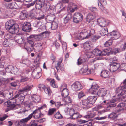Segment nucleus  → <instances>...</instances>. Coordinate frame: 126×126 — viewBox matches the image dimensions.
Returning a JSON list of instances; mask_svg holds the SVG:
<instances>
[{
	"label": "nucleus",
	"instance_id": "1",
	"mask_svg": "<svg viewBox=\"0 0 126 126\" xmlns=\"http://www.w3.org/2000/svg\"><path fill=\"white\" fill-rule=\"evenodd\" d=\"M5 27L9 32L12 34H16L19 32V27L17 24H14L13 20H10L5 23Z\"/></svg>",
	"mask_w": 126,
	"mask_h": 126
},
{
	"label": "nucleus",
	"instance_id": "2",
	"mask_svg": "<svg viewBox=\"0 0 126 126\" xmlns=\"http://www.w3.org/2000/svg\"><path fill=\"white\" fill-rule=\"evenodd\" d=\"M39 36L38 35H31L27 37V44L31 47V48H30V51H32L34 49V43L33 39H34L36 40L39 39Z\"/></svg>",
	"mask_w": 126,
	"mask_h": 126
},
{
	"label": "nucleus",
	"instance_id": "3",
	"mask_svg": "<svg viewBox=\"0 0 126 126\" xmlns=\"http://www.w3.org/2000/svg\"><path fill=\"white\" fill-rule=\"evenodd\" d=\"M95 92V94L103 97L106 100H108L110 97V95L107 93V90L104 88H101L99 89L97 92Z\"/></svg>",
	"mask_w": 126,
	"mask_h": 126
},
{
	"label": "nucleus",
	"instance_id": "4",
	"mask_svg": "<svg viewBox=\"0 0 126 126\" xmlns=\"http://www.w3.org/2000/svg\"><path fill=\"white\" fill-rule=\"evenodd\" d=\"M126 89V84L123 86L116 88L115 93L116 94H117L118 96H121L126 94V89Z\"/></svg>",
	"mask_w": 126,
	"mask_h": 126
},
{
	"label": "nucleus",
	"instance_id": "5",
	"mask_svg": "<svg viewBox=\"0 0 126 126\" xmlns=\"http://www.w3.org/2000/svg\"><path fill=\"white\" fill-rule=\"evenodd\" d=\"M120 64L115 62H111L108 66L110 71L111 72H113L116 71L120 67Z\"/></svg>",
	"mask_w": 126,
	"mask_h": 126
},
{
	"label": "nucleus",
	"instance_id": "6",
	"mask_svg": "<svg viewBox=\"0 0 126 126\" xmlns=\"http://www.w3.org/2000/svg\"><path fill=\"white\" fill-rule=\"evenodd\" d=\"M83 16L82 14L79 12L75 13L74 14L73 20L75 23H79L83 19Z\"/></svg>",
	"mask_w": 126,
	"mask_h": 126
},
{
	"label": "nucleus",
	"instance_id": "7",
	"mask_svg": "<svg viewBox=\"0 0 126 126\" xmlns=\"http://www.w3.org/2000/svg\"><path fill=\"white\" fill-rule=\"evenodd\" d=\"M35 7L36 9L42 11L45 4L43 0H35L34 1Z\"/></svg>",
	"mask_w": 126,
	"mask_h": 126
},
{
	"label": "nucleus",
	"instance_id": "8",
	"mask_svg": "<svg viewBox=\"0 0 126 126\" xmlns=\"http://www.w3.org/2000/svg\"><path fill=\"white\" fill-rule=\"evenodd\" d=\"M69 114L70 116V118L73 120H75L78 118H81L82 116L78 112H75L73 109H71L69 111Z\"/></svg>",
	"mask_w": 126,
	"mask_h": 126
},
{
	"label": "nucleus",
	"instance_id": "9",
	"mask_svg": "<svg viewBox=\"0 0 126 126\" xmlns=\"http://www.w3.org/2000/svg\"><path fill=\"white\" fill-rule=\"evenodd\" d=\"M7 104V106L8 107L10 110L13 109H18L17 107L15 100L11 99L10 100L8 101L6 103Z\"/></svg>",
	"mask_w": 126,
	"mask_h": 126
},
{
	"label": "nucleus",
	"instance_id": "10",
	"mask_svg": "<svg viewBox=\"0 0 126 126\" xmlns=\"http://www.w3.org/2000/svg\"><path fill=\"white\" fill-rule=\"evenodd\" d=\"M0 95L3 98L8 99L13 96V94L12 93L8 91H0Z\"/></svg>",
	"mask_w": 126,
	"mask_h": 126
},
{
	"label": "nucleus",
	"instance_id": "11",
	"mask_svg": "<svg viewBox=\"0 0 126 126\" xmlns=\"http://www.w3.org/2000/svg\"><path fill=\"white\" fill-rule=\"evenodd\" d=\"M71 87L73 90L77 91L82 89L83 87L80 83L78 81H77L72 85Z\"/></svg>",
	"mask_w": 126,
	"mask_h": 126
},
{
	"label": "nucleus",
	"instance_id": "12",
	"mask_svg": "<svg viewBox=\"0 0 126 126\" xmlns=\"http://www.w3.org/2000/svg\"><path fill=\"white\" fill-rule=\"evenodd\" d=\"M38 88L40 90L42 91L44 90L46 94H48L49 96L51 95L52 92L49 88L46 87L44 85L41 84L39 85Z\"/></svg>",
	"mask_w": 126,
	"mask_h": 126
},
{
	"label": "nucleus",
	"instance_id": "13",
	"mask_svg": "<svg viewBox=\"0 0 126 126\" xmlns=\"http://www.w3.org/2000/svg\"><path fill=\"white\" fill-rule=\"evenodd\" d=\"M22 30L23 31L28 32H29L32 30L30 23L26 22L23 24L22 26Z\"/></svg>",
	"mask_w": 126,
	"mask_h": 126
},
{
	"label": "nucleus",
	"instance_id": "14",
	"mask_svg": "<svg viewBox=\"0 0 126 126\" xmlns=\"http://www.w3.org/2000/svg\"><path fill=\"white\" fill-rule=\"evenodd\" d=\"M45 8L48 11L51 12V13H54L55 11V7L54 5H51L49 2H47L46 4Z\"/></svg>",
	"mask_w": 126,
	"mask_h": 126
},
{
	"label": "nucleus",
	"instance_id": "15",
	"mask_svg": "<svg viewBox=\"0 0 126 126\" xmlns=\"http://www.w3.org/2000/svg\"><path fill=\"white\" fill-rule=\"evenodd\" d=\"M62 58H60L61 61H59L56 65H55V67L58 72H60V70L63 71L64 70V65L61 64L62 60Z\"/></svg>",
	"mask_w": 126,
	"mask_h": 126
},
{
	"label": "nucleus",
	"instance_id": "16",
	"mask_svg": "<svg viewBox=\"0 0 126 126\" xmlns=\"http://www.w3.org/2000/svg\"><path fill=\"white\" fill-rule=\"evenodd\" d=\"M44 106H42L38 108L37 109L35 110L33 112L30 114L32 115V118L33 116L35 119H37L40 118V116L39 113V110L41 109H43Z\"/></svg>",
	"mask_w": 126,
	"mask_h": 126
},
{
	"label": "nucleus",
	"instance_id": "17",
	"mask_svg": "<svg viewBox=\"0 0 126 126\" xmlns=\"http://www.w3.org/2000/svg\"><path fill=\"white\" fill-rule=\"evenodd\" d=\"M97 22L98 24L101 27H105L106 24V20L102 17L98 19Z\"/></svg>",
	"mask_w": 126,
	"mask_h": 126
},
{
	"label": "nucleus",
	"instance_id": "18",
	"mask_svg": "<svg viewBox=\"0 0 126 126\" xmlns=\"http://www.w3.org/2000/svg\"><path fill=\"white\" fill-rule=\"evenodd\" d=\"M39 69H40V68H38L34 69L32 72V75L34 78L37 79L39 78L41 76V73L38 71V70Z\"/></svg>",
	"mask_w": 126,
	"mask_h": 126
},
{
	"label": "nucleus",
	"instance_id": "19",
	"mask_svg": "<svg viewBox=\"0 0 126 126\" xmlns=\"http://www.w3.org/2000/svg\"><path fill=\"white\" fill-rule=\"evenodd\" d=\"M46 18V20L50 22H52L55 18V15L54 13H50V14L47 15Z\"/></svg>",
	"mask_w": 126,
	"mask_h": 126
},
{
	"label": "nucleus",
	"instance_id": "20",
	"mask_svg": "<svg viewBox=\"0 0 126 126\" xmlns=\"http://www.w3.org/2000/svg\"><path fill=\"white\" fill-rule=\"evenodd\" d=\"M108 36H111V38L113 39H117L120 37V34L117 32L113 31L108 34Z\"/></svg>",
	"mask_w": 126,
	"mask_h": 126
},
{
	"label": "nucleus",
	"instance_id": "21",
	"mask_svg": "<svg viewBox=\"0 0 126 126\" xmlns=\"http://www.w3.org/2000/svg\"><path fill=\"white\" fill-rule=\"evenodd\" d=\"M96 115V113L94 112L93 111L90 114L84 116V118L86 119L88 121L93 120L92 118L94 117Z\"/></svg>",
	"mask_w": 126,
	"mask_h": 126
},
{
	"label": "nucleus",
	"instance_id": "22",
	"mask_svg": "<svg viewBox=\"0 0 126 126\" xmlns=\"http://www.w3.org/2000/svg\"><path fill=\"white\" fill-rule=\"evenodd\" d=\"M28 16V13L26 10L23 11L21 12V13L19 16L20 19L23 20L26 19Z\"/></svg>",
	"mask_w": 126,
	"mask_h": 126
},
{
	"label": "nucleus",
	"instance_id": "23",
	"mask_svg": "<svg viewBox=\"0 0 126 126\" xmlns=\"http://www.w3.org/2000/svg\"><path fill=\"white\" fill-rule=\"evenodd\" d=\"M72 15L70 13H68L64 19V23L65 24L67 23L72 18Z\"/></svg>",
	"mask_w": 126,
	"mask_h": 126
},
{
	"label": "nucleus",
	"instance_id": "24",
	"mask_svg": "<svg viewBox=\"0 0 126 126\" xmlns=\"http://www.w3.org/2000/svg\"><path fill=\"white\" fill-rule=\"evenodd\" d=\"M33 87L32 85H27L22 88V89L19 90V91L21 92V93H22L23 92H28L31 90L33 88Z\"/></svg>",
	"mask_w": 126,
	"mask_h": 126
},
{
	"label": "nucleus",
	"instance_id": "25",
	"mask_svg": "<svg viewBox=\"0 0 126 126\" xmlns=\"http://www.w3.org/2000/svg\"><path fill=\"white\" fill-rule=\"evenodd\" d=\"M87 99L90 104H93L95 102L97 99V97L96 96H91L88 97Z\"/></svg>",
	"mask_w": 126,
	"mask_h": 126
},
{
	"label": "nucleus",
	"instance_id": "26",
	"mask_svg": "<svg viewBox=\"0 0 126 126\" xmlns=\"http://www.w3.org/2000/svg\"><path fill=\"white\" fill-rule=\"evenodd\" d=\"M91 88L92 91L91 92V93L92 94H95V92H97L99 88L98 85L97 84L92 85Z\"/></svg>",
	"mask_w": 126,
	"mask_h": 126
},
{
	"label": "nucleus",
	"instance_id": "27",
	"mask_svg": "<svg viewBox=\"0 0 126 126\" xmlns=\"http://www.w3.org/2000/svg\"><path fill=\"white\" fill-rule=\"evenodd\" d=\"M109 72L107 70H102L101 73V76L104 78H109Z\"/></svg>",
	"mask_w": 126,
	"mask_h": 126
},
{
	"label": "nucleus",
	"instance_id": "28",
	"mask_svg": "<svg viewBox=\"0 0 126 126\" xmlns=\"http://www.w3.org/2000/svg\"><path fill=\"white\" fill-rule=\"evenodd\" d=\"M108 33V29L106 27L102 28L99 31V33L103 36L107 34Z\"/></svg>",
	"mask_w": 126,
	"mask_h": 126
},
{
	"label": "nucleus",
	"instance_id": "29",
	"mask_svg": "<svg viewBox=\"0 0 126 126\" xmlns=\"http://www.w3.org/2000/svg\"><path fill=\"white\" fill-rule=\"evenodd\" d=\"M69 94V91L67 89L64 88L62 91L61 95L64 98L67 97Z\"/></svg>",
	"mask_w": 126,
	"mask_h": 126
},
{
	"label": "nucleus",
	"instance_id": "30",
	"mask_svg": "<svg viewBox=\"0 0 126 126\" xmlns=\"http://www.w3.org/2000/svg\"><path fill=\"white\" fill-rule=\"evenodd\" d=\"M34 47L33 49L36 50L37 52H39L40 50L42 47V44L41 43H37L35 45L34 44Z\"/></svg>",
	"mask_w": 126,
	"mask_h": 126
},
{
	"label": "nucleus",
	"instance_id": "31",
	"mask_svg": "<svg viewBox=\"0 0 126 126\" xmlns=\"http://www.w3.org/2000/svg\"><path fill=\"white\" fill-rule=\"evenodd\" d=\"M117 117L118 116L116 115L114 113H112L108 115V119L115 121L117 120Z\"/></svg>",
	"mask_w": 126,
	"mask_h": 126
},
{
	"label": "nucleus",
	"instance_id": "32",
	"mask_svg": "<svg viewBox=\"0 0 126 126\" xmlns=\"http://www.w3.org/2000/svg\"><path fill=\"white\" fill-rule=\"evenodd\" d=\"M87 59L83 58H80L78 59L77 60V64L78 65L81 64L86 63L87 62Z\"/></svg>",
	"mask_w": 126,
	"mask_h": 126
},
{
	"label": "nucleus",
	"instance_id": "33",
	"mask_svg": "<svg viewBox=\"0 0 126 126\" xmlns=\"http://www.w3.org/2000/svg\"><path fill=\"white\" fill-rule=\"evenodd\" d=\"M8 7L12 9H16L18 8L17 4L15 2H12L8 4Z\"/></svg>",
	"mask_w": 126,
	"mask_h": 126
},
{
	"label": "nucleus",
	"instance_id": "34",
	"mask_svg": "<svg viewBox=\"0 0 126 126\" xmlns=\"http://www.w3.org/2000/svg\"><path fill=\"white\" fill-rule=\"evenodd\" d=\"M111 50V49L109 48H108L104 49L101 51V56H105L106 55H108L109 53L110 52Z\"/></svg>",
	"mask_w": 126,
	"mask_h": 126
},
{
	"label": "nucleus",
	"instance_id": "35",
	"mask_svg": "<svg viewBox=\"0 0 126 126\" xmlns=\"http://www.w3.org/2000/svg\"><path fill=\"white\" fill-rule=\"evenodd\" d=\"M79 122L81 124L87 123L86 124L84 125L83 126H91L92 125L91 122H88L87 120L81 119L79 121Z\"/></svg>",
	"mask_w": 126,
	"mask_h": 126
},
{
	"label": "nucleus",
	"instance_id": "36",
	"mask_svg": "<svg viewBox=\"0 0 126 126\" xmlns=\"http://www.w3.org/2000/svg\"><path fill=\"white\" fill-rule=\"evenodd\" d=\"M98 5L99 8L102 11V12L105 14L108 13V10L105 8L104 6L101 3L98 4Z\"/></svg>",
	"mask_w": 126,
	"mask_h": 126
},
{
	"label": "nucleus",
	"instance_id": "37",
	"mask_svg": "<svg viewBox=\"0 0 126 126\" xmlns=\"http://www.w3.org/2000/svg\"><path fill=\"white\" fill-rule=\"evenodd\" d=\"M94 55L98 56H101V51L98 49H95L92 51Z\"/></svg>",
	"mask_w": 126,
	"mask_h": 126
},
{
	"label": "nucleus",
	"instance_id": "38",
	"mask_svg": "<svg viewBox=\"0 0 126 126\" xmlns=\"http://www.w3.org/2000/svg\"><path fill=\"white\" fill-rule=\"evenodd\" d=\"M50 33V32L48 31H45L42 32L40 33V35L43 38H46L49 36Z\"/></svg>",
	"mask_w": 126,
	"mask_h": 126
},
{
	"label": "nucleus",
	"instance_id": "39",
	"mask_svg": "<svg viewBox=\"0 0 126 126\" xmlns=\"http://www.w3.org/2000/svg\"><path fill=\"white\" fill-rule=\"evenodd\" d=\"M49 81H50V84L51 86L53 88H57L58 86L55 83V81L54 79H48Z\"/></svg>",
	"mask_w": 126,
	"mask_h": 126
},
{
	"label": "nucleus",
	"instance_id": "40",
	"mask_svg": "<svg viewBox=\"0 0 126 126\" xmlns=\"http://www.w3.org/2000/svg\"><path fill=\"white\" fill-rule=\"evenodd\" d=\"M41 22L40 20H36L34 22L33 25L34 27H39L41 25Z\"/></svg>",
	"mask_w": 126,
	"mask_h": 126
},
{
	"label": "nucleus",
	"instance_id": "41",
	"mask_svg": "<svg viewBox=\"0 0 126 126\" xmlns=\"http://www.w3.org/2000/svg\"><path fill=\"white\" fill-rule=\"evenodd\" d=\"M116 105V103H111L109 102V105L107 106L106 109L109 111L111 108L115 107Z\"/></svg>",
	"mask_w": 126,
	"mask_h": 126
},
{
	"label": "nucleus",
	"instance_id": "42",
	"mask_svg": "<svg viewBox=\"0 0 126 126\" xmlns=\"http://www.w3.org/2000/svg\"><path fill=\"white\" fill-rule=\"evenodd\" d=\"M113 41L112 39H110L106 42L104 44V46L105 47H108L112 45Z\"/></svg>",
	"mask_w": 126,
	"mask_h": 126
},
{
	"label": "nucleus",
	"instance_id": "43",
	"mask_svg": "<svg viewBox=\"0 0 126 126\" xmlns=\"http://www.w3.org/2000/svg\"><path fill=\"white\" fill-rule=\"evenodd\" d=\"M20 63H21L27 65H29L31 63L30 61L27 59L23 60L22 61H20Z\"/></svg>",
	"mask_w": 126,
	"mask_h": 126
},
{
	"label": "nucleus",
	"instance_id": "44",
	"mask_svg": "<svg viewBox=\"0 0 126 126\" xmlns=\"http://www.w3.org/2000/svg\"><path fill=\"white\" fill-rule=\"evenodd\" d=\"M32 115L30 114L27 117L21 119L23 124L27 122L28 120L31 119L32 118Z\"/></svg>",
	"mask_w": 126,
	"mask_h": 126
},
{
	"label": "nucleus",
	"instance_id": "45",
	"mask_svg": "<svg viewBox=\"0 0 126 126\" xmlns=\"http://www.w3.org/2000/svg\"><path fill=\"white\" fill-rule=\"evenodd\" d=\"M56 109L55 108L50 109L48 111L47 115L49 116L53 114L54 112L56 111Z\"/></svg>",
	"mask_w": 126,
	"mask_h": 126
},
{
	"label": "nucleus",
	"instance_id": "46",
	"mask_svg": "<svg viewBox=\"0 0 126 126\" xmlns=\"http://www.w3.org/2000/svg\"><path fill=\"white\" fill-rule=\"evenodd\" d=\"M58 27V24L55 22H52L51 24V28L52 30H55Z\"/></svg>",
	"mask_w": 126,
	"mask_h": 126
},
{
	"label": "nucleus",
	"instance_id": "47",
	"mask_svg": "<svg viewBox=\"0 0 126 126\" xmlns=\"http://www.w3.org/2000/svg\"><path fill=\"white\" fill-rule=\"evenodd\" d=\"M63 101L64 102H65L66 104V105L68 103H71L72 102L71 100V99L70 97H66L64 98Z\"/></svg>",
	"mask_w": 126,
	"mask_h": 126
},
{
	"label": "nucleus",
	"instance_id": "48",
	"mask_svg": "<svg viewBox=\"0 0 126 126\" xmlns=\"http://www.w3.org/2000/svg\"><path fill=\"white\" fill-rule=\"evenodd\" d=\"M81 101V102H80V103L83 105L86 106L90 104L87 98V99H84Z\"/></svg>",
	"mask_w": 126,
	"mask_h": 126
},
{
	"label": "nucleus",
	"instance_id": "49",
	"mask_svg": "<svg viewBox=\"0 0 126 126\" xmlns=\"http://www.w3.org/2000/svg\"><path fill=\"white\" fill-rule=\"evenodd\" d=\"M23 93H21V92L19 91V90L18 91V93L15 95L14 97L13 98V99L16 98L18 97H22V98H23V96H22Z\"/></svg>",
	"mask_w": 126,
	"mask_h": 126
},
{
	"label": "nucleus",
	"instance_id": "50",
	"mask_svg": "<svg viewBox=\"0 0 126 126\" xmlns=\"http://www.w3.org/2000/svg\"><path fill=\"white\" fill-rule=\"evenodd\" d=\"M13 67L11 65H9L6 67L5 68L6 71L8 73H11V70L13 69Z\"/></svg>",
	"mask_w": 126,
	"mask_h": 126
},
{
	"label": "nucleus",
	"instance_id": "51",
	"mask_svg": "<svg viewBox=\"0 0 126 126\" xmlns=\"http://www.w3.org/2000/svg\"><path fill=\"white\" fill-rule=\"evenodd\" d=\"M32 100L35 103H38L39 102L40 100V97L36 96L35 98L32 97Z\"/></svg>",
	"mask_w": 126,
	"mask_h": 126
},
{
	"label": "nucleus",
	"instance_id": "52",
	"mask_svg": "<svg viewBox=\"0 0 126 126\" xmlns=\"http://www.w3.org/2000/svg\"><path fill=\"white\" fill-rule=\"evenodd\" d=\"M122 105V103H120L119 104L117 105V107H120L121 108L119 109H117V110H116V112H123L124 110V109L121 108V107Z\"/></svg>",
	"mask_w": 126,
	"mask_h": 126
},
{
	"label": "nucleus",
	"instance_id": "53",
	"mask_svg": "<svg viewBox=\"0 0 126 126\" xmlns=\"http://www.w3.org/2000/svg\"><path fill=\"white\" fill-rule=\"evenodd\" d=\"M2 13L4 15L8 16L10 13V11L9 9L3 10Z\"/></svg>",
	"mask_w": 126,
	"mask_h": 126
},
{
	"label": "nucleus",
	"instance_id": "54",
	"mask_svg": "<svg viewBox=\"0 0 126 126\" xmlns=\"http://www.w3.org/2000/svg\"><path fill=\"white\" fill-rule=\"evenodd\" d=\"M83 70V72L84 73H86V72L88 71V65L86 64L84 65L82 69Z\"/></svg>",
	"mask_w": 126,
	"mask_h": 126
},
{
	"label": "nucleus",
	"instance_id": "55",
	"mask_svg": "<svg viewBox=\"0 0 126 126\" xmlns=\"http://www.w3.org/2000/svg\"><path fill=\"white\" fill-rule=\"evenodd\" d=\"M95 18L94 15L91 14H89L88 15L87 18L90 19L91 20H93Z\"/></svg>",
	"mask_w": 126,
	"mask_h": 126
},
{
	"label": "nucleus",
	"instance_id": "56",
	"mask_svg": "<svg viewBox=\"0 0 126 126\" xmlns=\"http://www.w3.org/2000/svg\"><path fill=\"white\" fill-rule=\"evenodd\" d=\"M92 51V52H89L87 53L86 54V55L88 58H92L93 57V55Z\"/></svg>",
	"mask_w": 126,
	"mask_h": 126
},
{
	"label": "nucleus",
	"instance_id": "57",
	"mask_svg": "<svg viewBox=\"0 0 126 126\" xmlns=\"http://www.w3.org/2000/svg\"><path fill=\"white\" fill-rule=\"evenodd\" d=\"M15 124L17 126H21L23 124L21 120L20 121H16L15 123Z\"/></svg>",
	"mask_w": 126,
	"mask_h": 126
},
{
	"label": "nucleus",
	"instance_id": "58",
	"mask_svg": "<svg viewBox=\"0 0 126 126\" xmlns=\"http://www.w3.org/2000/svg\"><path fill=\"white\" fill-rule=\"evenodd\" d=\"M108 111L106 108L102 110L99 111L98 112V114L99 115L102 114L104 112Z\"/></svg>",
	"mask_w": 126,
	"mask_h": 126
},
{
	"label": "nucleus",
	"instance_id": "59",
	"mask_svg": "<svg viewBox=\"0 0 126 126\" xmlns=\"http://www.w3.org/2000/svg\"><path fill=\"white\" fill-rule=\"evenodd\" d=\"M29 79V78L26 77H21V82H24L27 81Z\"/></svg>",
	"mask_w": 126,
	"mask_h": 126
},
{
	"label": "nucleus",
	"instance_id": "60",
	"mask_svg": "<svg viewBox=\"0 0 126 126\" xmlns=\"http://www.w3.org/2000/svg\"><path fill=\"white\" fill-rule=\"evenodd\" d=\"M55 106H56V107H59L60 106H65L66 105V104H60V102H57L56 103H55Z\"/></svg>",
	"mask_w": 126,
	"mask_h": 126
},
{
	"label": "nucleus",
	"instance_id": "61",
	"mask_svg": "<svg viewBox=\"0 0 126 126\" xmlns=\"http://www.w3.org/2000/svg\"><path fill=\"white\" fill-rule=\"evenodd\" d=\"M4 46L6 47H7L9 46V43L7 40L4 41L3 43Z\"/></svg>",
	"mask_w": 126,
	"mask_h": 126
},
{
	"label": "nucleus",
	"instance_id": "62",
	"mask_svg": "<svg viewBox=\"0 0 126 126\" xmlns=\"http://www.w3.org/2000/svg\"><path fill=\"white\" fill-rule=\"evenodd\" d=\"M90 10L93 13H96L97 11V9L95 7H91L90 8Z\"/></svg>",
	"mask_w": 126,
	"mask_h": 126
},
{
	"label": "nucleus",
	"instance_id": "63",
	"mask_svg": "<svg viewBox=\"0 0 126 126\" xmlns=\"http://www.w3.org/2000/svg\"><path fill=\"white\" fill-rule=\"evenodd\" d=\"M100 2H99V0H98V4L99 3H101L103 5H105L107 4V2L106 0H100Z\"/></svg>",
	"mask_w": 126,
	"mask_h": 126
},
{
	"label": "nucleus",
	"instance_id": "64",
	"mask_svg": "<svg viewBox=\"0 0 126 126\" xmlns=\"http://www.w3.org/2000/svg\"><path fill=\"white\" fill-rule=\"evenodd\" d=\"M35 16L36 15L34 13L32 12V11L30 12L29 16L32 19L34 18H35Z\"/></svg>",
	"mask_w": 126,
	"mask_h": 126
}]
</instances>
